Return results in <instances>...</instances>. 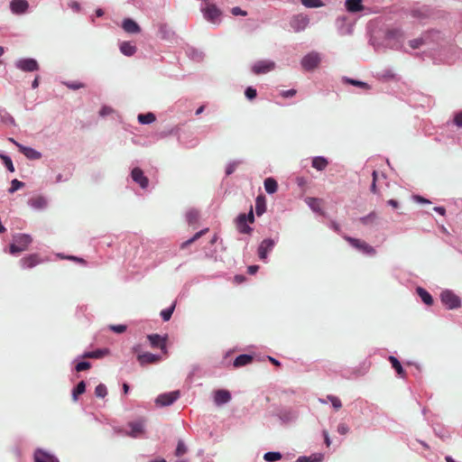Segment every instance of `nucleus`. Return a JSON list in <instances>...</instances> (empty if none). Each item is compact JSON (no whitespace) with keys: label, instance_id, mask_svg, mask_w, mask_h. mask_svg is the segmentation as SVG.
I'll return each mask as SVG.
<instances>
[{"label":"nucleus","instance_id":"f257e3e1","mask_svg":"<svg viewBox=\"0 0 462 462\" xmlns=\"http://www.w3.org/2000/svg\"><path fill=\"white\" fill-rule=\"evenodd\" d=\"M320 61V54L316 51H311L301 59L300 64L304 70L311 71L319 66Z\"/></svg>","mask_w":462,"mask_h":462},{"label":"nucleus","instance_id":"f03ea898","mask_svg":"<svg viewBox=\"0 0 462 462\" xmlns=\"http://www.w3.org/2000/svg\"><path fill=\"white\" fill-rule=\"evenodd\" d=\"M343 238L347 241L353 247L365 254L374 255L376 254V250L364 240L354 238L348 236H343Z\"/></svg>","mask_w":462,"mask_h":462},{"label":"nucleus","instance_id":"7ed1b4c3","mask_svg":"<svg viewBox=\"0 0 462 462\" xmlns=\"http://www.w3.org/2000/svg\"><path fill=\"white\" fill-rule=\"evenodd\" d=\"M205 19L208 21L217 23L220 20L222 12L214 4L208 3L204 8L201 9Z\"/></svg>","mask_w":462,"mask_h":462},{"label":"nucleus","instance_id":"20e7f679","mask_svg":"<svg viewBox=\"0 0 462 462\" xmlns=\"http://www.w3.org/2000/svg\"><path fill=\"white\" fill-rule=\"evenodd\" d=\"M167 336L162 337L158 334H152L147 336L150 345L153 348H160L164 355L168 354L167 349Z\"/></svg>","mask_w":462,"mask_h":462},{"label":"nucleus","instance_id":"39448f33","mask_svg":"<svg viewBox=\"0 0 462 462\" xmlns=\"http://www.w3.org/2000/svg\"><path fill=\"white\" fill-rule=\"evenodd\" d=\"M275 69V62L273 60H259L255 62L252 67V71L255 75H261L268 73Z\"/></svg>","mask_w":462,"mask_h":462},{"label":"nucleus","instance_id":"423d86ee","mask_svg":"<svg viewBox=\"0 0 462 462\" xmlns=\"http://www.w3.org/2000/svg\"><path fill=\"white\" fill-rule=\"evenodd\" d=\"M441 301L448 309H457L460 306L459 298L450 291H444L440 294Z\"/></svg>","mask_w":462,"mask_h":462},{"label":"nucleus","instance_id":"0eeeda50","mask_svg":"<svg viewBox=\"0 0 462 462\" xmlns=\"http://www.w3.org/2000/svg\"><path fill=\"white\" fill-rule=\"evenodd\" d=\"M180 397V392L179 391H173L167 393L160 394L156 400V404L160 406H169L172 404L177 399Z\"/></svg>","mask_w":462,"mask_h":462},{"label":"nucleus","instance_id":"6e6552de","mask_svg":"<svg viewBox=\"0 0 462 462\" xmlns=\"http://www.w3.org/2000/svg\"><path fill=\"white\" fill-rule=\"evenodd\" d=\"M43 262L40 254H32L27 256L23 257L20 260V264L23 269H32L38 264H41Z\"/></svg>","mask_w":462,"mask_h":462},{"label":"nucleus","instance_id":"1a4fd4ad","mask_svg":"<svg viewBox=\"0 0 462 462\" xmlns=\"http://www.w3.org/2000/svg\"><path fill=\"white\" fill-rule=\"evenodd\" d=\"M33 460L34 462H60L57 457L42 448H37L34 451Z\"/></svg>","mask_w":462,"mask_h":462},{"label":"nucleus","instance_id":"9d476101","mask_svg":"<svg viewBox=\"0 0 462 462\" xmlns=\"http://www.w3.org/2000/svg\"><path fill=\"white\" fill-rule=\"evenodd\" d=\"M15 66L26 72L36 71L39 69L38 62L33 59H22L16 61Z\"/></svg>","mask_w":462,"mask_h":462},{"label":"nucleus","instance_id":"9b49d317","mask_svg":"<svg viewBox=\"0 0 462 462\" xmlns=\"http://www.w3.org/2000/svg\"><path fill=\"white\" fill-rule=\"evenodd\" d=\"M236 227L241 234L250 235L253 232V228L247 224L246 214H239L236 218Z\"/></svg>","mask_w":462,"mask_h":462},{"label":"nucleus","instance_id":"f8f14e48","mask_svg":"<svg viewBox=\"0 0 462 462\" xmlns=\"http://www.w3.org/2000/svg\"><path fill=\"white\" fill-rule=\"evenodd\" d=\"M275 242L271 238L264 239L261 242L258 247V256L261 260L265 261L267 254L274 247Z\"/></svg>","mask_w":462,"mask_h":462},{"label":"nucleus","instance_id":"ddd939ff","mask_svg":"<svg viewBox=\"0 0 462 462\" xmlns=\"http://www.w3.org/2000/svg\"><path fill=\"white\" fill-rule=\"evenodd\" d=\"M129 428L131 429L130 432L127 433L128 436L132 438H138L144 432V420H139L137 421H131L128 423Z\"/></svg>","mask_w":462,"mask_h":462},{"label":"nucleus","instance_id":"4468645a","mask_svg":"<svg viewBox=\"0 0 462 462\" xmlns=\"http://www.w3.org/2000/svg\"><path fill=\"white\" fill-rule=\"evenodd\" d=\"M132 179L140 185L142 189H146L149 185V180L144 176L140 168H134L131 172Z\"/></svg>","mask_w":462,"mask_h":462},{"label":"nucleus","instance_id":"2eb2a0df","mask_svg":"<svg viewBox=\"0 0 462 462\" xmlns=\"http://www.w3.org/2000/svg\"><path fill=\"white\" fill-rule=\"evenodd\" d=\"M162 357L159 355H154L149 352L138 354L137 360L141 365H146L150 364H156L161 361Z\"/></svg>","mask_w":462,"mask_h":462},{"label":"nucleus","instance_id":"dca6fc26","mask_svg":"<svg viewBox=\"0 0 462 462\" xmlns=\"http://www.w3.org/2000/svg\"><path fill=\"white\" fill-rule=\"evenodd\" d=\"M309 24V19L307 16L299 14L292 18L291 22V27L296 31L300 32L304 30Z\"/></svg>","mask_w":462,"mask_h":462},{"label":"nucleus","instance_id":"f3484780","mask_svg":"<svg viewBox=\"0 0 462 462\" xmlns=\"http://www.w3.org/2000/svg\"><path fill=\"white\" fill-rule=\"evenodd\" d=\"M16 146L18 147L19 151L23 154H24L28 159L38 160L42 157L41 152H37L36 150L31 147L23 146L21 143H16Z\"/></svg>","mask_w":462,"mask_h":462},{"label":"nucleus","instance_id":"a211bd4d","mask_svg":"<svg viewBox=\"0 0 462 462\" xmlns=\"http://www.w3.org/2000/svg\"><path fill=\"white\" fill-rule=\"evenodd\" d=\"M13 240L21 246V248H23V251H25L32 243V238L27 234H18L14 236Z\"/></svg>","mask_w":462,"mask_h":462},{"label":"nucleus","instance_id":"6ab92c4d","mask_svg":"<svg viewBox=\"0 0 462 462\" xmlns=\"http://www.w3.org/2000/svg\"><path fill=\"white\" fill-rule=\"evenodd\" d=\"M122 27L128 33H138L141 32L138 23L130 18H126L123 21Z\"/></svg>","mask_w":462,"mask_h":462},{"label":"nucleus","instance_id":"aec40b11","mask_svg":"<svg viewBox=\"0 0 462 462\" xmlns=\"http://www.w3.org/2000/svg\"><path fill=\"white\" fill-rule=\"evenodd\" d=\"M231 400V394L226 390H217L215 393L214 401L217 405L228 402Z\"/></svg>","mask_w":462,"mask_h":462},{"label":"nucleus","instance_id":"412c9836","mask_svg":"<svg viewBox=\"0 0 462 462\" xmlns=\"http://www.w3.org/2000/svg\"><path fill=\"white\" fill-rule=\"evenodd\" d=\"M10 6L13 13L23 14L27 10L29 5L26 0H13Z\"/></svg>","mask_w":462,"mask_h":462},{"label":"nucleus","instance_id":"4be33fe9","mask_svg":"<svg viewBox=\"0 0 462 462\" xmlns=\"http://www.w3.org/2000/svg\"><path fill=\"white\" fill-rule=\"evenodd\" d=\"M28 203L35 209H42L46 207L47 200L44 197L38 195L31 198Z\"/></svg>","mask_w":462,"mask_h":462},{"label":"nucleus","instance_id":"5701e85b","mask_svg":"<svg viewBox=\"0 0 462 462\" xmlns=\"http://www.w3.org/2000/svg\"><path fill=\"white\" fill-rule=\"evenodd\" d=\"M346 8L350 13H356L364 10L362 0H346Z\"/></svg>","mask_w":462,"mask_h":462},{"label":"nucleus","instance_id":"b1692460","mask_svg":"<svg viewBox=\"0 0 462 462\" xmlns=\"http://www.w3.org/2000/svg\"><path fill=\"white\" fill-rule=\"evenodd\" d=\"M136 46L130 42H123L120 44V51L125 56H133L136 52Z\"/></svg>","mask_w":462,"mask_h":462},{"label":"nucleus","instance_id":"393cba45","mask_svg":"<svg viewBox=\"0 0 462 462\" xmlns=\"http://www.w3.org/2000/svg\"><path fill=\"white\" fill-rule=\"evenodd\" d=\"M417 293L426 305L431 306L433 304V299L431 295L425 289L418 287Z\"/></svg>","mask_w":462,"mask_h":462},{"label":"nucleus","instance_id":"a878e982","mask_svg":"<svg viewBox=\"0 0 462 462\" xmlns=\"http://www.w3.org/2000/svg\"><path fill=\"white\" fill-rule=\"evenodd\" d=\"M312 167L317 169L318 171H323L328 164V162L326 158L318 156L312 159Z\"/></svg>","mask_w":462,"mask_h":462},{"label":"nucleus","instance_id":"bb28decb","mask_svg":"<svg viewBox=\"0 0 462 462\" xmlns=\"http://www.w3.org/2000/svg\"><path fill=\"white\" fill-rule=\"evenodd\" d=\"M253 361V356L250 355H240L234 361L235 367H240L250 364Z\"/></svg>","mask_w":462,"mask_h":462},{"label":"nucleus","instance_id":"cd10ccee","mask_svg":"<svg viewBox=\"0 0 462 462\" xmlns=\"http://www.w3.org/2000/svg\"><path fill=\"white\" fill-rule=\"evenodd\" d=\"M389 361L392 364V365L394 368V370L396 371V373L402 378H404L405 375H406V373H405L404 369L402 368V366L401 363L399 362V360L396 357H394L393 356H389Z\"/></svg>","mask_w":462,"mask_h":462},{"label":"nucleus","instance_id":"c85d7f7f","mask_svg":"<svg viewBox=\"0 0 462 462\" xmlns=\"http://www.w3.org/2000/svg\"><path fill=\"white\" fill-rule=\"evenodd\" d=\"M208 232V228H205V229L200 230L199 232H197L191 238L183 242L180 245V249H185L187 246L195 243L198 239H199L202 236H204Z\"/></svg>","mask_w":462,"mask_h":462},{"label":"nucleus","instance_id":"c756f323","mask_svg":"<svg viewBox=\"0 0 462 462\" xmlns=\"http://www.w3.org/2000/svg\"><path fill=\"white\" fill-rule=\"evenodd\" d=\"M264 189L267 193L273 194L277 191L278 184L277 181L273 178H267L264 180Z\"/></svg>","mask_w":462,"mask_h":462},{"label":"nucleus","instance_id":"7c9ffc66","mask_svg":"<svg viewBox=\"0 0 462 462\" xmlns=\"http://www.w3.org/2000/svg\"><path fill=\"white\" fill-rule=\"evenodd\" d=\"M306 203L310 206V208L316 212H319L322 207V201L319 199L316 198H307Z\"/></svg>","mask_w":462,"mask_h":462},{"label":"nucleus","instance_id":"2f4dec72","mask_svg":"<svg viewBox=\"0 0 462 462\" xmlns=\"http://www.w3.org/2000/svg\"><path fill=\"white\" fill-rule=\"evenodd\" d=\"M265 199L263 196H258L255 200V212L257 216H261L265 212Z\"/></svg>","mask_w":462,"mask_h":462},{"label":"nucleus","instance_id":"473e14b6","mask_svg":"<svg viewBox=\"0 0 462 462\" xmlns=\"http://www.w3.org/2000/svg\"><path fill=\"white\" fill-rule=\"evenodd\" d=\"M138 122L143 125L152 124L156 120L153 113H146L138 115Z\"/></svg>","mask_w":462,"mask_h":462},{"label":"nucleus","instance_id":"72a5a7b5","mask_svg":"<svg viewBox=\"0 0 462 462\" xmlns=\"http://www.w3.org/2000/svg\"><path fill=\"white\" fill-rule=\"evenodd\" d=\"M186 217L189 225H194L199 219V213L195 209H190L187 212Z\"/></svg>","mask_w":462,"mask_h":462},{"label":"nucleus","instance_id":"f704fd0d","mask_svg":"<svg viewBox=\"0 0 462 462\" xmlns=\"http://www.w3.org/2000/svg\"><path fill=\"white\" fill-rule=\"evenodd\" d=\"M85 391H86V383L84 381H81L78 383L76 388L73 390L72 396H73L74 401H77L78 396L79 394H82L83 393H85Z\"/></svg>","mask_w":462,"mask_h":462},{"label":"nucleus","instance_id":"c9c22d12","mask_svg":"<svg viewBox=\"0 0 462 462\" xmlns=\"http://www.w3.org/2000/svg\"><path fill=\"white\" fill-rule=\"evenodd\" d=\"M377 219V215L374 212H371L365 217H361L359 220L363 225L374 224Z\"/></svg>","mask_w":462,"mask_h":462},{"label":"nucleus","instance_id":"e433bc0d","mask_svg":"<svg viewBox=\"0 0 462 462\" xmlns=\"http://www.w3.org/2000/svg\"><path fill=\"white\" fill-rule=\"evenodd\" d=\"M263 458L268 462H273L282 458L280 452H267L264 454Z\"/></svg>","mask_w":462,"mask_h":462},{"label":"nucleus","instance_id":"4c0bfd02","mask_svg":"<svg viewBox=\"0 0 462 462\" xmlns=\"http://www.w3.org/2000/svg\"><path fill=\"white\" fill-rule=\"evenodd\" d=\"M175 309V303H173L170 308L162 310L161 311V316L164 321L170 320L171 318V315L173 313V310Z\"/></svg>","mask_w":462,"mask_h":462},{"label":"nucleus","instance_id":"58836bf2","mask_svg":"<svg viewBox=\"0 0 462 462\" xmlns=\"http://www.w3.org/2000/svg\"><path fill=\"white\" fill-rule=\"evenodd\" d=\"M95 394L97 397L104 398L107 394L106 386L103 383H99L95 389Z\"/></svg>","mask_w":462,"mask_h":462},{"label":"nucleus","instance_id":"ea45409f","mask_svg":"<svg viewBox=\"0 0 462 462\" xmlns=\"http://www.w3.org/2000/svg\"><path fill=\"white\" fill-rule=\"evenodd\" d=\"M0 158L3 161V163L7 168V170L9 171H11V172H14V164H13V162H12L11 158L9 156H7V155H5V154H1Z\"/></svg>","mask_w":462,"mask_h":462},{"label":"nucleus","instance_id":"a19ab883","mask_svg":"<svg viewBox=\"0 0 462 462\" xmlns=\"http://www.w3.org/2000/svg\"><path fill=\"white\" fill-rule=\"evenodd\" d=\"M105 351L97 349L96 351L87 352L83 355L84 358H100L104 356Z\"/></svg>","mask_w":462,"mask_h":462},{"label":"nucleus","instance_id":"79ce46f5","mask_svg":"<svg viewBox=\"0 0 462 462\" xmlns=\"http://www.w3.org/2000/svg\"><path fill=\"white\" fill-rule=\"evenodd\" d=\"M321 460V455H312L310 457H300L297 462H319Z\"/></svg>","mask_w":462,"mask_h":462},{"label":"nucleus","instance_id":"37998d69","mask_svg":"<svg viewBox=\"0 0 462 462\" xmlns=\"http://www.w3.org/2000/svg\"><path fill=\"white\" fill-rule=\"evenodd\" d=\"M301 4L306 7H320L323 5L321 0H301Z\"/></svg>","mask_w":462,"mask_h":462},{"label":"nucleus","instance_id":"c03bdc74","mask_svg":"<svg viewBox=\"0 0 462 462\" xmlns=\"http://www.w3.org/2000/svg\"><path fill=\"white\" fill-rule=\"evenodd\" d=\"M327 400L331 402V404L336 410H339L342 407V402L337 396L328 395Z\"/></svg>","mask_w":462,"mask_h":462},{"label":"nucleus","instance_id":"a18cd8bd","mask_svg":"<svg viewBox=\"0 0 462 462\" xmlns=\"http://www.w3.org/2000/svg\"><path fill=\"white\" fill-rule=\"evenodd\" d=\"M346 82L351 84V85H353V86H356V87H359V88H365V89H370V86L367 83L363 82V81H359V80H356V79H347Z\"/></svg>","mask_w":462,"mask_h":462},{"label":"nucleus","instance_id":"49530a36","mask_svg":"<svg viewBox=\"0 0 462 462\" xmlns=\"http://www.w3.org/2000/svg\"><path fill=\"white\" fill-rule=\"evenodd\" d=\"M24 186V183L14 179L11 182V188L9 189L10 193H14V191L18 190L19 189L23 188Z\"/></svg>","mask_w":462,"mask_h":462},{"label":"nucleus","instance_id":"de8ad7c7","mask_svg":"<svg viewBox=\"0 0 462 462\" xmlns=\"http://www.w3.org/2000/svg\"><path fill=\"white\" fill-rule=\"evenodd\" d=\"M67 88L72 90H77L82 88H85V84L79 82V81H72V82H64L63 83Z\"/></svg>","mask_w":462,"mask_h":462},{"label":"nucleus","instance_id":"09e8293b","mask_svg":"<svg viewBox=\"0 0 462 462\" xmlns=\"http://www.w3.org/2000/svg\"><path fill=\"white\" fill-rule=\"evenodd\" d=\"M186 452H187L186 446L184 445V443L181 440H180L178 442L177 448L175 450V455L177 457H180V456L184 455Z\"/></svg>","mask_w":462,"mask_h":462},{"label":"nucleus","instance_id":"8fccbe9b","mask_svg":"<svg viewBox=\"0 0 462 462\" xmlns=\"http://www.w3.org/2000/svg\"><path fill=\"white\" fill-rule=\"evenodd\" d=\"M245 95L248 99L252 100L256 97L257 92L255 88L248 87L245 91Z\"/></svg>","mask_w":462,"mask_h":462},{"label":"nucleus","instance_id":"3c124183","mask_svg":"<svg viewBox=\"0 0 462 462\" xmlns=\"http://www.w3.org/2000/svg\"><path fill=\"white\" fill-rule=\"evenodd\" d=\"M373 181H372V185H371V192H373L374 194H377L379 195V190L377 189V187H376V179H377V172L376 171H373Z\"/></svg>","mask_w":462,"mask_h":462},{"label":"nucleus","instance_id":"603ef678","mask_svg":"<svg viewBox=\"0 0 462 462\" xmlns=\"http://www.w3.org/2000/svg\"><path fill=\"white\" fill-rule=\"evenodd\" d=\"M90 367H91V365H90L89 362L83 361V362H79L76 365V371L77 372H82V371L89 369Z\"/></svg>","mask_w":462,"mask_h":462},{"label":"nucleus","instance_id":"864d4df0","mask_svg":"<svg viewBox=\"0 0 462 462\" xmlns=\"http://www.w3.org/2000/svg\"><path fill=\"white\" fill-rule=\"evenodd\" d=\"M11 254H16L18 253L23 252V248H21L15 242L10 245V250Z\"/></svg>","mask_w":462,"mask_h":462},{"label":"nucleus","instance_id":"5fc2aeb1","mask_svg":"<svg viewBox=\"0 0 462 462\" xmlns=\"http://www.w3.org/2000/svg\"><path fill=\"white\" fill-rule=\"evenodd\" d=\"M109 328L118 334L124 333L126 330V326L125 325H111Z\"/></svg>","mask_w":462,"mask_h":462},{"label":"nucleus","instance_id":"6e6d98bb","mask_svg":"<svg viewBox=\"0 0 462 462\" xmlns=\"http://www.w3.org/2000/svg\"><path fill=\"white\" fill-rule=\"evenodd\" d=\"M453 122L457 127H462V110L455 114Z\"/></svg>","mask_w":462,"mask_h":462},{"label":"nucleus","instance_id":"4d7b16f0","mask_svg":"<svg viewBox=\"0 0 462 462\" xmlns=\"http://www.w3.org/2000/svg\"><path fill=\"white\" fill-rule=\"evenodd\" d=\"M349 431V427L346 423H340L337 426V432L341 435H346Z\"/></svg>","mask_w":462,"mask_h":462},{"label":"nucleus","instance_id":"13d9d810","mask_svg":"<svg viewBox=\"0 0 462 462\" xmlns=\"http://www.w3.org/2000/svg\"><path fill=\"white\" fill-rule=\"evenodd\" d=\"M231 13L234 15H244V16L246 15V12L243 11L240 7L232 8Z\"/></svg>","mask_w":462,"mask_h":462},{"label":"nucleus","instance_id":"bf43d9fd","mask_svg":"<svg viewBox=\"0 0 462 462\" xmlns=\"http://www.w3.org/2000/svg\"><path fill=\"white\" fill-rule=\"evenodd\" d=\"M422 44V41L420 39H415L410 42V46L412 49H417Z\"/></svg>","mask_w":462,"mask_h":462},{"label":"nucleus","instance_id":"052dcab7","mask_svg":"<svg viewBox=\"0 0 462 462\" xmlns=\"http://www.w3.org/2000/svg\"><path fill=\"white\" fill-rule=\"evenodd\" d=\"M295 94H296V90L295 89H290V90H287V91H283L282 96L284 97H293Z\"/></svg>","mask_w":462,"mask_h":462},{"label":"nucleus","instance_id":"680f3d73","mask_svg":"<svg viewBox=\"0 0 462 462\" xmlns=\"http://www.w3.org/2000/svg\"><path fill=\"white\" fill-rule=\"evenodd\" d=\"M247 222L253 224L254 222V216L253 212V208L251 207L249 213L246 215Z\"/></svg>","mask_w":462,"mask_h":462},{"label":"nucleus","instance_id":"e2e57ef3","mask_svg":"<svg viewBox=\"0 0 462 462\" xmlns=\"http://www.w3.org/2000/svg\"><path fill=\"white\" fill-rule=\"evenodd\" d=\"M111 112H112V109L110 107L104 106L100 110L99 114H100V116H104L110 114Z\"/></svg>","mask_w":462,"mask_h":462},{"label":"nucleus","instance_id":"0e129e2a","mask_svg":"<svg viewBox=\"0 0 462 462\" xmlns=\"http://www.w3.org/2000/svg\"><path fill=\"white\" fill-rule=\"evenodd\" d=\"M433 210L436 211L437 213H439L441 216H445V214H446V209L443 207H435L433 208Z\"/></svg>","mask_w":462,"mask_h":462},{"label":"nucleus","instance_id":"69168bd1","mask_svg":"<svg viewBox=\"0 0 462 462\" xmlns=\"http://www.w3.org/2000/svg\"><path fill=\"white\" fill-rule=\"evenodd\" d=\"M259 267L257 265H250L248 267V273L254 274L258 271Z\"/></svg>","mask_w":462,"mask_h":462},{"label":"nucleus","instance_id":"338daca9","mask_svg":"<svg viewBox=\"0 0 462 462\" xmlns=\"http://www.w3.org/2000/svg\"><path fill=\"white\" fill-rule=\"evenodd\" d=\"M387 204L391 207H393V208H397L399 207V203L397 200L395 199H389L387 201Z\"/></svg>","mask_w":462,"mask_h":462},{"label":"nucleus","instance_id":"774afa93","mask_svg":"<svg viewBox=\"0 0 462 462\" xmlns=\"http://www.w3.org/2000/svg\"><path fill=\"white\" fill-rule=\"evenodd\" d=\"M323 435H324V439H325V443L328 447L330 445V439H329L328 431L324 430Z\"/></svg>","mask_w":462,"mask_h":462}]
</instances>
